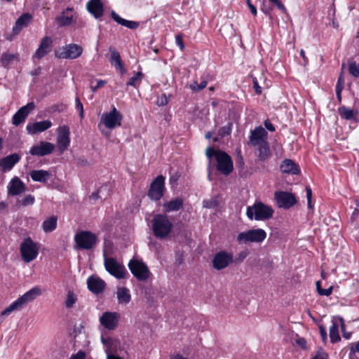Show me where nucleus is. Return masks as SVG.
<instances>
[{
	"label": "nucleus",
	"mask_w": 359,
	"mask_h": 359,
	"mask_svg": "<svg viewBox=\"0 0 359 359\" xmlns=\"http://www.w3.org/2000/svg\"><path fill=\"white\" fill-rule=\"evenodd\" d=\"M273 212L271 206L262 202H256L247 208L246 215L251 220L266 221L273 217Z\"/></svg>",
	"instance_id": "obj_2"
},
{
	"label": "nucleus",
	"mask_w": 359,
	"mask_h": 359,
	"mask_svg": "<svg viewBox=\"0 0 359 359\" xmlns=\"http://www.w3.org/2000/svg\"><path fill=\"white\" fill-rule=\"evenodd\" d=\"M280 170L283 172L297 175L300 172L299 167L291 159H285L280 164Z\"/></svg>",
	"instance_id": "obj_29"
},
{
	"label": "nucleus",
	"mask_w": 359,
	"mask_h": 359,
	"mask_svg": "<svg viewBox=\"0 0 359 359\" xmlns=\"http://www.w3.org/2000/svg\"><path fill=\"white\" fill-rule=\"evenodd\" d=\"M32 16L29 13L22 14L15 22V26L13 27V32L15 35L20 33L23 27H27L29 24Z\"/></svg>",
	"instance_id": "obj_33"
},
{
	"label": "nucleus",
	"mask_w": 359,
	"mask_h": 359,
	"mask_svg": "<svg viewBox=\"0 0 359 359\" xmlns=\"http://www.w3.org/2000/svg\"><path fill=\"white\" fill-rule=\"evenodd\" d=\"M55 149V145L50 142L41 141L38 144L34 145L29 150L32 156H44L50 154Z\"/></svg>",
	"instance_id": "obj_19"
},
{
	"label": "nucleus",
	"mask_w": 359,
	"mask_h": 359,
	"mask_svg": "<svg viewBox=\"0 0 359 359\" xmlns=\"http://www.w3.org/2000/svg\"><path fill=\"white\" fill-rule=\"evenodd\" d=\"M233 261V255L231 252L220 251L215 254L212 259V266L217 270L226 268Z\"/></svg>",
	"instance_id": "obj_14"
},
{
	"label": "nucleus",
	"mask_w": 359,
	"mask_h": 359,
	"mask_svg": "<svg viewBox=\"0 0 359 359\" xmlns=\"http://www.w3.org/2000/svg\"><path fill=\"white\" fill-rule=\"evenodd\" d=\"M142 79V74L140 72H136L128 81L127 85L136 87L137 83L140 82Z\"/></svg>",
	"instance_id": "obj_41"
},
{
	"label": "nucleus",
	"mask_w": 359,
	"mask_h": 359,
	"mask_svg": "<svg viewBox=\"0 0 359 359\" xmlns=\"http://www.w3.org/2000/svg\"><path fill=\"white\" fill-rule=\"evenodd\" d=\"M20 156L16 153L10 154L0 160V167L3 172L11 170L20 161Z\"/></svg>",
	"instance_id": "obj_26"
},
{
	"label": "nucleus",
	"mask_w": 359,
	"mask_h": 359,
	"mask_svg": "<svg viewBox=\"0 0 359 359\" xmlns=\"http://www.w3.org/2000/svg\"><path fill=\"white\" fill-rule=\"evenodd\" d=\"M231 133V127L230 126H224L221 128L219 130V135L222 137L229 135Z\"/></svg>",
	"instance_id": "obj_48"
},
{
	"label": "nucleus",
	"mask_w": 359,
	"mask_h": 359,
	"mask_svg": "<svg viewBox=\"0 0 359 359\" xmlns=\"http://www.w3.org/2000/svg\"><path fill=\"white\" fill-rule=\"evenodd\" d=\"M248 255V251H245V250L242 251L238 254V257L236 258V260L239 262H241L247 257Z\"/></svg>",
	"instance_id": "obj_56"
},
{
	"label": "nucleus",
	"mask_w": 359,
	"mask_h": 359,
	"mask_svg": "<svg viewBox=\"0 0 359 359\" xmlns=\"http://www.w3.org/2000/svg\"><path fill=\"white\" fill-rule=\"evenodd\" d=\"M207 86V81H203L200 84L194 83L190 86V88L194 91L201 90Z\"/></svg>",
	"instance_id": "obj_44"
},
{
	"label": "nucleus",
	"mask_w": 359,
	"mask_h": 359,
	"mask_svg": "<svg viewBox=\"0 0 359 359\" xmlns=\"http://www.w3.org/2000/svg\"><path fill=\"white\" fill-rule=\"evenodd\" d=\"M35 201V198L33 196L29 194L25 196L23 199L20 201V203L23 206L31 205L34 204Z\"/></svg>",
	"instance_id": "obj_43"
},
{
	"label": "nucleus",
	"mask_w": 359,
	"mask_h": 359,
	"mask_svg": "<svg viewBox=\"0 0 359 359\" xmlns=\"http://www.w3.org/2000/svg\"><path fill=\"white\" fill-rule=\"evenodd\" d=\"M104 266L106 271L118 279L124 278L128 273L125 266L115 258L108 257L104 252Z\"/></svg>",
	"instance_id": "obj_7"
},
{
	"label": "nucleus",
	"mask_w": 359,
	"mask_h": 359,
	"mask_svg": "<svg viewBox=\"0 0 359 359\" xmlns=\"http://www.w3.org/2000/svg\"><path fill=\"white\" fill-rule=\"evenodd\" d=\"M172 224L166 215L157 214L152 219L154 235L158 238H165L171 232Z\"/></svg>",
	"instance_id": "obj_4"
},
{
	"label": "nucleus",
	"mask_w": 359,
	"mask_h": 359,
	"mask_svg": "<svg viewBox=\"0 0 359 359\" xmlns=\"http://www.w3.org/2000/svg\"><path fill=\"white\" fill-rule=\"evenodd\" d=\"M106 81L104 80L97 81V84L95 86H91V90L93 93L96 92L98 88L103 87L106 84Z\"/></svg>",
	"instance_id": "obj_50"
},
{
	"label": "nucleus",
	"mask_w": 359,
	"mask_h": 359,
	"mask_svg": "<svg viewBox=\"0 0 359 359\" xmlns=\"http://www.w3.org/2000/svg\"><path fill=\"white\" fill-rule=\"evenodd\" d=\"M264 126H265L267 130H269V131L273 132L275 130V127L269 120H266L264 121Z\"/></svg>",
	"instance_id": "obj_58"
},
{
	"label": "nucleus",
	"mask_w": 359,
	"mask_h": 359,
	"mask_svg": "<svg viewBox=\"0 0 359 359\" xmlns=\"http://www.w3.org/2000/svg\"><path fill=\"white\" fill-rule=\"evenodd\" d=\"M104 189L103 187H100L97 191L93 192L91 195L90 196V200L96 201L98 198H100V193Z\"/></svg>",
	"instance_id": "obj_49"
},
{
	"label": "nucleus",
	"mask_w": 359,
	"mask_h": 359,
	"mask_svg": "<svg viewBox=\"0 0 359 359\" xmlns=\"http://www.w3.org/2000/svg\"><path fill=\"white\" fill-rule=\"evenodd\" d=\"M332 290H333V287L330 286L327 289H323V290H319V294L321 296L328 297L332 294Z\"/></svg>",
	"instance_id": "obj_51"
},
{
	"label": "nucleus",
	"mask_w": 359,
	"mask_h": 359,
	"mask_svg": "<svg viewBox=\"0 0 359 359\" xmlns=\"http://www.w3.org/2000/svg\"><path fill=\"white\" fill-rule=\"evenodd\" d=\"M88 11L96 19L104 14V6L101 0H90L86 4Z\"/></svg>",
	"instance_id": "obj_25"
},
{
	"label": "nucleus",
	"mask_w": 359,
	"mask_h": 359,
	"mask_svg": "<svg viewBox=\"0 0 359 359\" xmlns=\"http://www.w3.org/2000/svg\"><path fill=\"white\" fill-rule=\"evenodd\" d=\"M75 102H76L75 108L79 112V116H80L81 118H83V107L78 97H76Z\"/></svg>",
	"instance_id": "obj_45"
},
{
	"label": "nucleus",
	"mask_w": 359,
	"mask_h": 359,
	"mask_svg": "<svg viewBox=\"0 0 359 359\" xmlns=\"http://www.w3.org/2000/svg\"><path fill=\"white\" fill-rule=\"evenodd\" d=\"M56 144L60 154H62L69 147L70 144V132L67 126L58 128Z\"/></svg>",
	"instance_id": "obj_13"
},
{
	"label": "nucleus",
	"mask_w": 359,
	"mask_h": 359,
	"mask_svg": "<svg viewBox=\"0 0 359 359\" xmlns=\"http://www.w3.org/2000/svg\"><path fill=\"white\" fill-rule=\"evenodd\" d=\"M271 3L274 4L280 10L286 12V8L280 0H269Z\"/></svg>",
	"instance_id": "obj_55"
},
{
	"label": "nucleus",
	"mask_w": 359,
	"mask_h": 359,
	"mask_svg": "<svg viewBox=\"0 0 359 359\" xmlns=\"http://www.w3.org/2000/svg\"><path fill=\"white\" fill-rule=\"evenodd\" d=\"M247 4L251 11V13H252V15H256L257 12V8L255 6H253L252 4H251V1L250 0H247Z\"/></svg>",
	"instance_id": "obj_57"
},
{
	"label": "nucleus",
	"mask_w": 359,
	"mask_h": 359,
	"mask_svg": "<svg viewBox=\"0 0 359 359\" xmlns=\"http://www.w3.org/2000/svg\"><path fill=\"white\" fill-rule=\"evenodd\" d=\"M26 190L25 184L18 177H14L8 184V194L18 196L24 193Z\"/></svg>",
	"instance_id": "obj_22"
},
{
	"label": "nucleus",
	"mask_w": 359,
	"mask_h": 359,
	"mask_svg": "<svg viewBox=\"0 0 359 359\" xmlns=\"http://www.w3.org/2000/svg\"><path fill=\"white\" fill-rule=\"evenodd\" d=\"M296 343L301 346L302 348H306V342L304 339L299 338L296 340Z\"/></svg>",
	"instance_id": "obj_61"
},
{
	"label": "nucleus",
	"mask_w": 359,
	"mask_h": 359,
	"mask_svg": "<svg viewBox=\"0 0 359 359\" xmlns=\"http://www.w3.org/2000/svg\"><path fill=\"white\" fill-rule=\"evenodd\" d=\"M306 191L307 201H311V196H312L311 189L310 187H307L306 188Z\"/></svg>",
	"instance_id": "obj_62"
},
{
	"label": "nucleus",
	"mask_w": 359,
	"mask_h": 359,
	"mask_svg": "<svg viewBox=\"0 0 359 359\" xmlns=\"http://www.w3.org/2000/svg\"><path fill=\"white\" fill-rule=\"evenodd\" d=\"M258 151V158L260 161H264L270 156V149L269 143L256 147Z\"/></svg>",
	"instance_id": "obj_37"
},
{
	"label": "nucleus",
	"mask_w": 359,
	"mask_h": 359,
	"mask_svg": "<svg viewBox=\"0 0 359 359\" xmlns=\"http://www.w3.org/2000/svg\"><path fill=\"white\" fill-rule=\"evenodd\" d=\"M57 224V218L55 216H51L45 219L42 223V229L45 233L53 231Z\"/></svg>",
	"instance_id": "obj_35"
},
{
	"label": "nucleus",
	"mask_w": 359,
	"mask_h": 359,
	"mask_svg": "<svg viewBox=\"0 0 359 359\" xmlns=\"http://www.w3.org/2000/svg\"><path fill=\"white\" fill-rule=\"evenodd\" d=\"M74 163L77 166H86L88 165V160L84 157H78L74 159Z\"/></svg>",
	"instance_id": "obj_46"
},
{
	"label": "nucleus",
	"mask_w": 359,
	"mask_h": 359,
	"mask_svg": "<svg viewBox=\"0 0 359 359\" xmlns=\"http://www.w3.org/2000/svg\"><path fill=\"white\" fill-rule=\"evenodd\" d=\"M350 349H353L354 354H356V352L359 353V341L355 344V346H351Z\"/></svg>",
	"instance_id": "obj_64"
},
{
	"label": "nucleus",
	"mask_w": 359,
	"mask_h": 359,
	"mask_svg": "<svg viewBox=\"0 0 359 359\" xmlns=\"http://www.w3.org/2000/svg\"><path fill=\"white\" fill-rule=\"evenodd\" d=\"M87 285L89 290L96 294L102 292L106 287L105 282L95 276H91L88 278Z\"/></svg>",
	"instance_id": "obj_21"
},
{
	"label": "nucleus",
	"mask_w": 359,
	"mask_h": 359,
	"mask_svg": "<svg viewBox=\"0 0 359 359\" xmlns=\"http://www.w3.org/2000/svg\"><path fill=\"white\" fill-rule=\"evenodd\" d=\"M20 60L18 53H11L7 50L0 55V65L4 68H8L14 62H18Z\"/></svg>",
	"instance_id": "obj_24"
},
{
	"label": "nucleus",
	"mask_w": 359,
	"mask_h": 359,
	"mask_svg": "<svg viewBox=\"0 0 359 359\" xmlns=\"http://www.w3.org/2000/svg\"><path fill=\"white\" fill-rule=\"evenodd\" d=\"M116 294L118 302L120 304H127L131 300L130 290L126 287H118Z\"/></svg>",
	"instance_id": "obj_34"
},
{
	"label": "nucleus",
	"mask_w": 359,
	"mask_h": 359,
	"mask_svg": "<svg viewBox=\"0 0 359 359\" xmlns=\"http://www.w3.org/2000/svg\"><path fill=\"white\" fill-rule=\"evenodd\" d=\"M35 104L33 102L27 103L22 107L13 116L12 123L15 126H18L23 123L29 113L34 109Z\"/></svg>",
	"instance_id": "obj_20"
},
{
	"label": "nucleus",
	"mask_w": 359,
	"mask_h": 359,
	"mask_svg": "<svg viewBox=\"0 0 359 359\" xmlns=\"http://www.w3.org/2000/svg\"><path fill=\"white\" fill-rule=\"evenodd\" d=\"M122 114L113 107L109 112L104 113L101 116V123L109 129H114L121 125Z\"/></svg>",
	"instance_id": "obj_10"
},
{
	"label": "nucleus",
	"mask_w": 359,
	"mask_h": 359,
	"mask_svg": "<svg viewBox=\"0 0 359 359\" xmlns=\"http://www.w3.org/2000/svg\"><path fill=\"white\" fill-rule=\"evenodd\" d=\"M86 356L84 351H79L76 354H72L69 359H86Z\"/></svg>",
	"instance_id": "obj_47"
},
{
	"label": "nucleus",
	"mask_w": 359,
	"mask_h": 359,
	"mask_svg": "<svg viewBox=\"0 0 359 359\" xmlns=\"http://www.w3.org/2000/svg\"><path fill=\"white\" fill-rule=\"evenodd\" d=\"M348 359H359V357H357L356 354H354L353 349H350Z\"/></svg>",
	"instance_id": "obj_63"
},
{
	"label": "nucleus",
	"mask_w": 359,
	"mask_h": 359,
	"mask_svg": "<svg viewBox=\"0 0 359 359\" xmlns=\"http://www.w3.org/2000/svg\"><path fill=\"white\" fill-rule=\"evenodd\" d=\"M175 43L182 50H184V45L182 41V36L180 34H178L175 36Z\"/></svg>",
	"instance_id": "obj_52"
},
{
	"label": "nucleus",
	"mask_w": 359,
	"mask_h": 359,
	"mask_svg": "<svg viewBox=\"0 0 359 359\" xmlns=\"http://www.w3.org/2000/svg\"><path fill=\"white\" fill-rule=\"evenodd\" d=\"M338 111L341 117L346 120H351L353 118L355 115L357 114V111H354L353 109L345 106L339 107Z\"/></svg>",
	"instance_id": "obj_38"
},
{
	"label": "nucleus",
	"mask_w": 359,
	"mask_h": 359,
	"mask_svg": "<svg viewBox=\"0 0 359 359\" xmlns=\"http://www.w3.org/2000/svg\"><path fill=\"white\" fill-rule=\"evenodd\" d=\"M267 137L266 130L262 126L257 127L250 133L249 144L255 147L262 146L268 143Z\"/></svg>",
	"instance_id": "obj_15"
},
{
	"label": "nucleus",
	"mask_w": 359,
	"mask_h": 359,
	"mask_svg": "<svg viewBox=\"0 0 359 359\" xmlns=\"http://www.w3.org/2000/svg\"><path fill=\"white\" fill-rule=\"evenodd\" d=\"M29 175L33 181L41 183H46L51 176L49 171L44 170H34Z\"/></svg>",
	"instance_id": "obj_31"
},
{
	"label": "nucleus",
	"mask_w": 359,
	"mask_h": 359,
	"mask_svg": "<svg viewBox=\"0 0 359 359\" xmlns=\"http://www.w3.org/2000/svg\"><path fill=\"white\" fill-rule=\"evenodd\" d=\"M164 190L165 177L163 175H158L151 183L148 196L151 200L158 201L163 196Z\"/></svg>",
	"instance_id": "obj_12"
},
{
	"label": "nucleus",
	"mask_w": 359,
	"mask_h": 359,
	"mask_svg": "<svg viewBox=\"0 0 359 359\" xmlns=\"http://www.w3.org/2000/svg\"><path fill=\"white\" fill-rule=\"evenodd\" d=\"M51 126L52 123L50 121L45 120L32 124H28L27 126V130L30 134H36L48 130Z\"/></svg>",
	"instance_id": "obj_28"
},
{
	"label": "nucleus",
	"mask_w": 359,
	"mask_h": 359,
	"mask_svg": "<svg viewBox=\"0 0 359 359\" xmlns=\"http://www.w3.org/2000/svg\"><path fill=\"white\" fill-rule=\"evenodd\" d=\"M69 12H73V8H67L57 17L56 20L60 27L70 25L74 22V16L72 14H69Z\"/></svg>",
	"instance_id": "obj_30"
},
{
	"label": "nucleus",
	"mask_w": 359,
	"mask_h": 359,
	"mask_svg": "<svg viewBox=\"0 0 359 359\" xmlns=\"http://www.w3.org/2000/svg\"><path fill=\"white\" fill-rule=\"evenodd\" d=\"M344 80L343 73L341 72L338 78V81H337L336 87H343L344 88Z\"/></svg>",
	"instance_id": "obj_59"
},
{
	"label": "nucleus",
	"mask_w": 359,
	"mask_h": 359,
	"mask_svg": "<svg viewBox=\"0 0 359 359\" xmlns=\"http://www.w3.org/2000/svg\"><path fill=\"white\" fill-rule=\"evenodd\" d=\"M109 50L110 52L109 62H111V64L117 70H118L121 74H125L126 72V70L124 67L119 53L116 50V49L114 47H110Z\"/></svg>",
	"instance_id": "obj_27"
},
{
	"label": "nucleus",
	"mask_w": 359,
	"mask_h": 359,
	"mask_svg": "<svg viewBox=\"0 0 359 359\" xmlns=\"http://www.w3.org/2000/svg\"><path fill=\"white\" fill-rule=\"evenodd\" d=\"M319 330H320V337L322 338L323 341L326 342V341L327 339V331H326L325 327H323V325H320L319 327Z\"/></svg>",
	"instance_id": "obj_54"
},
{
	"label": "nucleus",
	"mask_w": 359,
	"mask_h": 359,
	"mask_svg": "<svg viewBox=\"0 0 359 359\" xmlns=\"http://www.w3.org/2000/svg\"><path fill=\"white\" fill-rule=\"evenodd\" d=\"M184 201L180 198H177L164 204L165 212L177 211L183 206Z\"/></svg>",
	"instance_id": "obj_36"
},
{
	"label": "nucleus",
	"mask_w": 359,
	"mask_h": 359,
	"mask_svg": "<svg viewBox=\"0 0 359 359\" xmlns=\"http://www.w3.org/2000/svg\"><path fill=\"white\" fill-rule=\"evenodd\" d=\"M132 274L140 281H146L150 276L149 268L142 260L133 259L128 263Z\"/></svg>",
	"instance_id": "obj_8"
},
{
	"label": "nucleus",
	"mask_w": 359,
	"mask_h": 359,
	"mask_svg": "<svg viewBox=\"0 0 359 359\" xmlns=\"http://www.w3.org/2000/svg\"><path fill=\"white\" fill-rule=\"evenodd\" d=\"M74 241L78 248L82 250H90L97 243V238L95 234L92 232L83 231L75 235Z\"/></svg>",
	"instance_id": "obj_9"
},
{
	"label": "nucleus",
	"mask_w": 359,
	"mask_h": 359,
	"mask_svg": "<svg viewBox=\"0 0 359 359\" xmlns=\"http://www.w3.org/2000/svg\"><path fill=\"white\" fill-rule=\"evenodd\" d=\"M348 72L353 76L357 78L359 76V65L356 62L351 60L348 62Z\"/></svg>",
	"instance_id": "obj_40"
},
{
	"label": "nucleus",
	"mask_w": 359,
	"mask_h": 359,
	"mask_svg": "<svg viewBox=\"0 0 359 359\" xmlns=\"http://www.w3.org/2000/svg\"><path fill=\"white\" fill-rule=\"evenodd\" d=\"M53 40L50 37L45 36L42 39L40 45L35 52V57L41 59L46 55L52 50Z\"/></svg>",
	"instance_id": "obj_23"
},
{
	"label": "nucleus",
	"mask_w": 359,
	"mask_h": 359,
	"mask_svg": "<svg viewBox=\"0 0 359 359\" xmlns=\"http://www.w3.org/2000/svg\"><path fill=\"white\" fill-rule=\"evenodd\" d=\"M219 205L218 201L216 198H210L208 200H204L203 201V206L205 208H215L217 207Z\"/></svg>",
	"instance_id": "obj_42"
},
{
	"label": "nucleus",
	"mask_w": 359,
	"mask_h": 359,
	"mask_svg": "<svg viewBox=\"0 0 359 359\" xmlns=\"http://www.w3.org/2000/svg\"><path fill=\"white\" fill-rule=\"evenodd\" d=\"M205 154L210 160L212 157H215L217 164V170L224 175H229L233 170V161L229 155L226 152L215 150L212 147H208Z\"/></svg>",
	"instance_id": "obj_1"
},
{
	"label": "nucleus",
	"mask_w": 359,
	"mask_h": 359,
	"mask_svg": "<svg viewBox=\"0 0 359 359\" xmlns=\"http://www.w3.org/2000/svg\"><path fill=\"white\" fill-rule=\"evenodd\" d=\"M274 197L278 207L285 209L291 208L297 203L294 196L287 191H276Z\"/></svg>",
	"instance_id": "obj_16"
},
{
	"label": "nucleus",
	"mask_w": 359,
	"mask_h": 359,
	"mask_svg": "<svg viewBox=\"0 0 359 359\" xmlns=\"http://www.w3.org/2000/svg\"><path fill=\"white\" fill-rule=\"evenodd\" d=\"M118 313L107 311L100 318V323L104 328L113 330L118 326Z\"/></svg>",
	"instance_id": "obj_17"
},
{
	"label": "nucleus",
	"mask_w": 359,
	"mask_h": 359,
	"mask_svg": "<svg viewBox=\"0 0 359 359\" xmlns=\"http://www.w3.org/2000/svg\"><path fill=\"white\" fill-rule=\"evenodd\" d=\"M83 48L76 43H70L55 51V56L60 59H76L81 55Z\"/></svg>",
	"instance_id": "obj_11"
},
{
	"label": "nucleus",
	"mask_w": 359,
	"mask_h": 359,
	"mask_svg": "<svg viewBox=\"0 0 359 359\" xmlns=\"http://www.w3.org/2000/svg\"><path fill=\"white\" fill-rule=\"evenodd\" d=\"M343 88V87H336V95L339 102L341 101V91Z\"/></svg>",
	"instance_id": "obj_60"
},
{
	"label": "nucleus",
	"mask_w": 359,
	"mask_h": 359,
	"mask_svg": "<svg viewBox=\"0 0 359 359\" xmlns=\"http://www.w3.org/2000/svg\"><path fill=\"white\" fill-rule=\"evenodd\" d=\"M76 295L74 294V292L72 291H69L67 292V299L65 302V306L67 309L72 308L76 303Z\"/></svg>",
	"instance_id": "obj_39"
},
{
	"label": "nucleus",
	"mask_w": 359,
	"mask_h": 359,
	"mask_svg": "<svg viewBox=\"0 0 359 359\" xmlns=\"http://www.w3.org/2000/svg\"><path fill=\"white\" fill-rule=\"evenodd\" d=\"M20 250L22 259L25 262L29 263L37 257L39 245L34 242L31 238L28 237L20 244Z\"/></svg>",
	"instance_id": "obj_6"
},
{
	"label": "nucleus",
	"mask_w": 359,
	"mask_h": 359,
	"mask_svg": "<svg viewBox=\"0 0 359 359\" xmlns=\"http://www.w3.org/2000/svg\"><path fill=\"white\" fill-rule=\"evenodd\" d=\"M341 326V331L345 329L344 320L340 316H334L332 319V325L330 327V338L332 343H337L340 341L339 334V327Z\"/></svg>",
	"instance_id": "obj_18"
},
{
	"label": "nucleus",
	"mask_w": 359,
	"mask_h": 359,
	"mask_svg": "<svg viewBox=\"0 0 359 359\" xmlns=\"http://www.w3.org/2000/svg\"><path fill=\"white\" fill-rule=\"evenodd\" d=\"M253 82V88L255 90V93L258 95L262 93V88L259 86L258 81L257 78L254 77L252 79Z\"/></svg>",
	"instance_id": "obj_53"
},
{
	"label": "nucleus",
	"mask_w": 359,
	"mask_h": 359,
	"mask_svg": "<svg viewBox=\"0 0 359 359\" xmlns=\"http://www.w3.org/2000/svg\"><path fill=\"white\" fill-rule=\"evenodd\" d=\"M111 15L116 22L130 29H136L140 25L138 22L128 20L121 18L115 11H112Z\"/></svg>",
	"instance_id": "obj_32"
},
{
	"label": "nucleus",
	"mask_w": 359,
	"mask_h": 359,
	"mask_svg": "<svg viewBox=\"0 0 359 359\" xmlns=\"http://www.w3.org/2000/svg\"><path fill=\"white\" fill-rule=\"evenodd\" d=\"M41 294L39 287H34L20 296L1 312L2 316H8L11 312L22 309L28 303L34 301Z\"/></svg>",
	"instance_id": "obj_3"
},
{
	"label": "nucleus",
	"mask_w": 359,
	"mask_h": 359,
	"mask_svg": "<svg viewBox=\"0 0 359 359\" xmlns=\"http://www.w3.org/2000/svg\"><path fill=\"white\" fill-rule=\"evenodd\" d=\"M266 238V233L262 229H252L244 231L238 234L236 241L240 244L250 243H260Z\"/></svg>",
	"instance_id": "obj_5"
}]
</instances>
